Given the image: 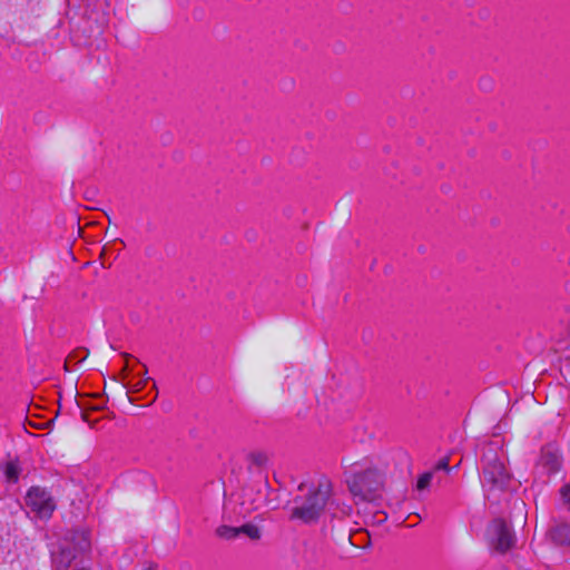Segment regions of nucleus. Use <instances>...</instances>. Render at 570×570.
I'll return each mask as SVG.
<instances>
[{"instance_id":"obj_1","label":"nucleus","mask_w":570,"mask_h":570,"mask_svg":"<svg viewBox=\"0 0 570 570\" xmlns=\"http://www.w3.org/2000/svg\"><path fill=\"white\" fill-rule=\"evenodd\" d=\"M483 480L494 488L504 489L510 481L505 466L507 455L498 441L484 445L482 453Z\"/></svg>"},{"instance_id":"obj_2","label":"nucleus","mask_w":570,"mask_h":570,"mask_svg":"<svg viewBox=\"0 0 570 570\" xmlns=\"http://www.w3.org/2000/svg\"><path fill=\"white\" fill-rule=\"evenodd\" d=\"M331 498V484L328 481L320 482L311 490L306 498L295 500L296 505L292 510V519L303 522H312L320 518Z\"/></svg>"},{"instance_id":"obj_3","label":"nucleus","mask_w":570,"mask_h":570,"mask_svg":"<svg viewBox=\"0 0 570 570\" xmlns=\"http://www.w3.org/2000/svg\"><path fill=\"white\" fill-rule=\"evenodd\" d=\"M90 535L85 529L76 530L71 540L65 539L57 550L51 552L56 570H67L77 558L90 549Z\"/></svg>"},{"instance_id":"obj_4","label":"nucleus","mask_w":570,"mask_h":570,"mask_svg":"<svg viewBox=\"0 0 570 570\" xmlns=\"http://www.w3.org/2000/svg\"><path fill=\"white\" fill-rule=\"evenodd\" d=\"M351 493L362 501H372L383 485V475L376 469L353 474L347 480Z\"/></svg>"},{"instance_id":"obj_5","label":"nucleus","mask_w":570,"mask_h":570,"mask_svg":"<svg viewBox=\"0 0 570 570\" xmlns=\"http://www.w3.org/2000/svg\"><path fill=\"white\" fill-rule=\"evenodd\" d=\"M489 546L499 553L508 552L515 543V534L503 519L493 520L487 529Z\"/></svg>"},{"instance_id":"obj_6","label":"nucleus","mask_w":570,"mask_h":570,"mask_svg":"<svg viewBox=\"0 0 570 570\" xmlns=\"http://www.w3.org/2000/svg\"><path fill=\"white\" fill-rule=\"evenodd\" d=\"M26 505L39 519H49L56 503L49 492L40 487H32L26 495Z\"/></svg>"},{"instance_id":"obj_7","label":"nucleus","mask_w":570,"mask_h":570,"mask_svg":"<svg viewBox=\"0 0 570 570\" xmlns=\"http://www.w3.org/2000/svg\"><path fill=\"white\" fill-rule=\"evenodd\" d=\"M562 466V458L553 445H546L541 449L539 459L534 465V474L542 479L543 482L560 471Z\"/></svg>"},{"instance_id":"obj_8","label":"nucleus","mask_w":570,"mask_h":570,"mask_svg":"<svg viewBox=\"0 0 570 570\" xmlns=\"http://www.w3.org/2000/svg\"><path fill=\"white\" fill-rule=\"evenodd\" d=\"M552 540L560 544L570 547V525L559 524L551 531Z\"/></svg>"},{"instance_id":"obj_9","label":"nucleus","mask_w":570,"mask_h":570,"mask_svg":"<svg viewBox=\"0 0 570 570\" xmlns=\"http://www.w3.org/2000/svg\"><path fill=\"white\" fill-rule=\"evenodd\" d=\"M268 460V454L264 451H253L247 455V461L250 469H262L267 465Z\"/></svg>"},{"instance_id":"obj_10","label":"nucleus","mask_w":570,"mask_h":570,"mask_svg":"<svg viewBox=\"0 0 570 570\" xmlns=\"http://www.w3.org/2000/svg\"><path fill=\"white\" fill-rule=\"evenodd\" d=\"M149 380H150L149 377H145V376L132 377L131 380H128L125 383L127 392L130 394H136V393L141 392L145 389V386Z\"/></svg>"},{"instance_id":"obj_11","label":"nucleus","mask_w":570,"mask_h":570,"mask_svg":"<svg viewBox=\"0 0 570 570\" xmlns=\"http://www.w3.org/2000/svg\"><path fill=\"white\" fill-rule=\"evenodd\" d=\"M245 534L252 540H258L261 538V530L257 525L246 523L238 527V535Z\"/></svg>"},{"instance_id":"obj_12","label":"nucleus","mask_w":570,"mask_h":570,"mask_svg":"<svg viewBox=\"0 0 570 570\" xmlns=\"http://www.w3.org/2000/svg\"><path fill=\"white\" fill-rule=\"evenodd\" d=\"M216 534L226 540L235 539L238 537V527L220 525L217 528Z\"/></svg>"},{"instance_id":"obj_13","label":"nucleus","mask_w":570,"mask_h":570,"mask_svg":"<svg viewBox=\"0 0 570 570\" xmlns=\"http://www.w3.org/2000/svg\"><path fill=\"white\" fill-rule=\"evenodd\" d=\"M4 473L9 481L16 482L19 478V468L17 463L12 461L7 462Z\"/></svg>"},{"instance_id":"obj_14","label":"nucleus","mask_w":570,"mask_h":570,"mask_svg":"<svg viewBox=\"0 0 570 570\" xmlns=\"http://www.w3.org/2000/svg\"><path fill=\"white\" fill-rule=\"evenodd\" d=\"M559 493L562 504L570 511V482L563 484L560 488Z\"/></svg>"},{"instance_id":"obj_15","label":"nucleus","mask_w":570,"mask_h":570,"mask_svg":"<svg viewBox=\"0 0 570 570\" xmlns=\"http://www.w3.org/2000/svg\"><path fill=\"white\" fill-rule=\"evenodd\" d=\"M431 481H432V473L431 472L424 473L419 478L416 487L419 490H424L430 485Z\"/></svg>"},{"instance_id":"obj_16","label":"nucleus","mask_w":570,"mask_h":570,"mask_svg":"<svg viewBox=\"0 0 570 570\" xmlns=\"http://www.w3.org/2000/svg\"><path fill=\"white\" fill-rule=\"evenodd\" d=\"M435 470L436 471L444 470L448 472L450 470L448 459H443V460L439 461V463L435 465Z\"/></svg>"},{"instance_id":"obj_17","label":"nucleus","mask_w":570,"mask_h":570,"mask_svg":"<svg viewBox=\"0 0 570 570\" xmlns=\"http://www.w3.org/2000/svg\"><path fill=\"white\" fill-rule=\"evenodd\" d=\"M131 357H132L131 355H128V354H126V355H125V361H126V362H125L124 371H127V370H128V367H129V360H130Z\"/></svg>"},{"instance_id":"obj_18","label":"nucleus","mask_w":570,"mask_h":570,"mask_svg":"<svg viewBox=\"0 0 570 570\" xmlns=\"http://www.w3.org/2000/svg\"><path fill=\"white\" fill-rule=\"evenodd\" d=\"M83 421H88L87 414L82 413Z\"/></svg>"},{"instance_id":"obj_19","label":"nucleus","mask_w":570,"mask_h":570,"mask_svg":"<svg viewBox=\"0 0 570 570\" xmlns=\"http://www.w3.org/2000/svg\"><path fill=\"white\" fill-rule=\"evenodd\" d=\"M145 570H157V569H156V568H153V567H149V568H147V569H145Z\"/></svg>"}]
</instances>
